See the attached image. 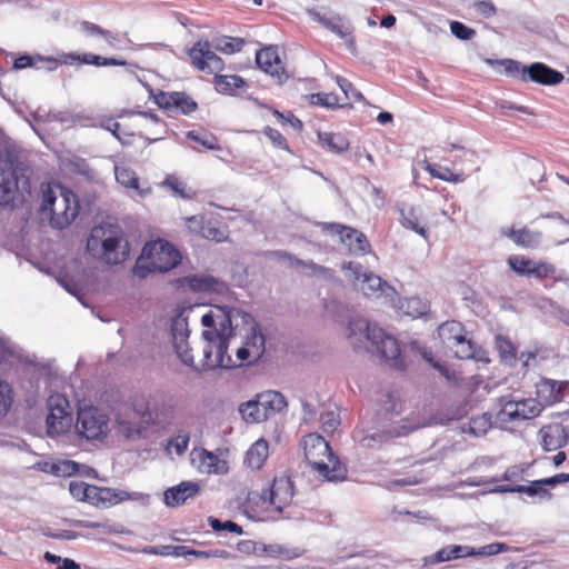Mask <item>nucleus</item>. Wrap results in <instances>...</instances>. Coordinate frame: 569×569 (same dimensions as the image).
I'll use <instances>...</instances> for the list:
<instances>
[{"instance_id":"f257e3e1","label":"nucleus","mask_w":569,"mask_h":569,"mask_svg":"<svg viewBox=\"0 0 569 569\" xmlns=\"http://www.w3.org/2000/svg\"><path fill=\"white\" fill-rule=\"evenodd\" d=\"M239 321L252 323V316L239 308L214 307L202 316V370L230 369L236 362L228 355L230 339L239 330Z\"/></svg>"},{"instance_id":"f03ea898","label":"nucleus","mask_w":569,"mask_h":569,"mask_svg":"<svg viewBox=\"0 0 569 569\" xmlns=\"http://www.w3.org/2000/svg\"><path fill=\"white\" fill-rule=\"evenodd\" d=\"M348 339L356 349L366 348L377 352L391 367L403 368L398 340L367 319L358 317L349 321Z\"/></svg>"},{"instance_id":"7ed1b4c3","label":"nucleus","mask_w":569,"mask_h":569,"mask_svg":"<svg viewBox=\"0 0 569 569\" xmlns=\"http://www.w3.org/2000/svg\"><path fill=\"white\" fill-rule=\"evenodd\" d=\"M39 217L57 230L69 227L79 214L77 196L59 183H41Z\"/></svg>"},{"instance_id":"20e7f679","label":"nucleus","mask_w":569,"mask_h":569,"mask_svg":"<svg viewBox=\"0 0 569 569\" xmlns=\"http://www.w3.org/2000/svg\"><path fill=\"white\" fill-rule=\"evenodd\" d=\"M31 194L30 169L14 148L0 143V206Z\"/></svg>"},{"instance_id":"39448f33","label":"nucleus","mask_w":569,"mask_h":569,"mask_svg":"<svg viewBox=\"0 0 569 569\" xmlns=\"http://www.w3.org/2000/svg\"><path fill=\"white\" fill-rule=\"evenodd\" d=\"M87 250L108 264H118L128 257V243L122 229L112 223H101L91 229Z\"/></svg>"},{"instance_id":"423d86ee","label":"nucleus","mask_w":569,"mask_h":569,"mask_svg":"<svg viewBox=\"0 0 569 569\" xmlns=\"http://www.w3.org/2000/svg\"><path fill=\"white\" fill-rule=\"evenodd\" d=\"M305 458L308 465L328 481H341L347 477V468L332 452L329 443L318 433H309L303 439Z\"/></svg>"},{"instance_id":"0eeeda50","label":"nucleus","mask_w":569,"mask_h":569,"mask_svg":"<svg viewBox=\"0 0 569 569\" xmlns=\"http://www.w3.org/2000/svg\"><path fill=\"white\" fill-rule=\"evenodd\" d=\"M397 407L400 408L401 403H396L391 400L388 401L385 408L386 413L380 420L381 430L377 429L361 437L359 436L360 431H357L356 437L362 447L370 449L378 448L388 440L395 437L406 436L417 428V425L411 423L407 418H398L400 410H397Z\"/></svg>"},{"instance_id":"6e6552de","label":"nucleus","mask_w":569,"mask_h":569,"mask_svg":"<svg viewBox=\"0 0 569 569\" xmlns=\"http://www.w3.org/2000/svg\"><path fill=\"white\" fill-rule=\"evenodd\" d=\"M181 261L180 252L168 241L156 240L147 243L136 262L134 273L144 278L149 272H167Z\"/></svg>"},{"instance_id":"1a4fd4ad","label":"nucleus","mask_w":569,"mask_h":569,"mask_svg":"<svg viewBox=\"0 0 569 569\" xmlns=\"http://www.w3.org/2000/svg\"><path fill=\"white\" fill-rule=\"evenodd\" d=\"M342 270H345L346 277H348L366 297L370 299L385 298L391 302L395 300L397 296L395 288L379 276L363 271L360 263L353 261L346 262L342 264Z\"/></svg>"},{"instance_id":"9d476101","label":"nucleus","mask_w":569,"mask_h":569,"mask_svg":"<svg viewBox=\"0 0 569 569\" xmlns=\"http://www.w3.org/2000/svg\"><path fill=\"white\" fill-rule=\"evenodd\" d=\"M488 64H501L507 74L519 78L522 81H533L545 86L558 84L563 80V74L551 69L545 63L535 62L530 66H521L518 61L511 59L492 60L487 59Z\"/></svg>"},{"instance_id":"9b49d317","label":"nucleus","mask_w":569,"mask_h":569,"mask_svg":"<svg viewBox=\"0 0 569 569\" xmlns=\"http://www.w3.org/2000/svg\"><path fill=\"white\" fill-rule=\"evenodd\" d=\"M497 405L499 407L496 413L497 420L503 423L533 419L542 412L541 403L532 398L502 396L497 399Z\"/></svg>"},{"instance_id":"f8f14e48","label":"nucleus","mask_w":569,"mask_h":569,"mask_svg":"<svg viewBox=\"0 0 569 569\" xmlns=\"http://www.w3.org/2000/svg\"><path fill=\"white\" fill-rule=\"evenodd\" d=\"M48 416L46 420L48 436L54 438L68 431L72 423L71 407L61 393H53L47 400Z\"/></svg>"},{"instance_id":"ddd939ff","label":"nucleus","mask_w":569,"mask_h":569,"mask_svg":"<svg viewBox=\"0 0 569 569\" xmlns=\"http://www.w3.org/2000/svg\"><path fill=\"white\" fill-rule=\"evenodd\" d=\"M166 419L160 418L157 413L146 412L141 409L119 415L117 419L118 432L129 440H137L146 436L152 422H163Z\"/></svg>"},{"instance_id":"4468645a","label":"nucleus","mask_w":569,"mask_h":569,"mask_svg":"<svg viewBox=\"0 0 569 569\" xmlns=\"http://www.w3.org/2000/svg\"><path fill=\"white\" fill-rule=\"evenodd\" d=\"M78 433L87 440H101L109 431V417L100 409H79L76 425Z\"/></svg>"},{"instance_id":"2eb2a0df","label":"nucleus","mask_w":569,"mask_h":569,"mask_svg":"<svg viewBox=\"0 0 569 569\" xmlns=\"http://www.w3.org/2000/svg\"><path fill=\"white\" fill-rule=\"evenodd\" d=\"M317 226L321 227L325 232L339 236L340 241L353 254L360 256L370 251V243L367 237L356 229L336 222H319Z\"/></svg>"},{"instance_id":"dca6fc26","label":"nucleus","mask_w":569,"mask_h":569,"mask_svg":"<svg viewBox=\"0 0 569 569\" xmlns=\"http://www.w3.org/2000/svg\"><path fill=\"white\" fill-rule=\"evenodd\" d=\"M295 496V485L290 477L281 476L273 479L269 489L263 490L261 500L263 503L272 506L278 513L292 502Z\"/></svg>"},{"instance_id":"f3484780","label":"nucleus","mask_w":569,"mask_h":569,"mask_svg":"<svg viewBox=\"0 0 569 569\" xmlns=\"http://www.w3.org/2000/svg\"><path fill=\"white\" fill-rule=\"evenodd\" d=\"M213 50L210 41H198L189 50V57L197 69L208 73H218L223 69V61Z\"/></svg>"},{"instance_id":"a211bd4d","label":"nucleus","mask_w":569,"mask_h":569,"mask_svg":"<svg viewBox=\"0 0 569 569\" xmlns=\"http://www.w3.org/2000/svg\"><path fill=\"white\" fill-rule=\"evenodd\" d=\"M568 393L569 381L541 378L536 383V400L541 403L542 409L563 401Z\"/></svg>"},{"instance_id":"6ab92c4d","label":"nucleus","mask_w":569,"mask_h":569,"mask_svg":"<svg viewBox=\"0 0 569 569\" xmlns=\"http://www.w3.org/2000/svg\"><path fill=\"white\" fill-rule=\"evenodd\" d=\"M189 333L190 331L186 318L179 316L172 319L171 335L174 351L183 365L197 369L193 355L188 343Z\"/></svg>"},{"instance_id":"aec40b11","label":"nucleus","mask_w":569,"mask_h":569,"mask_svg":"<svg viewBox=\"0 0 569 569\" xmlns=\"http://www.w3.org/2000/svg\"><path fill=\"white\" fill-rule=\"evenodd\" d=\"M256 62L261 70L272 77H276L279 82H282L288 78L276 46H269L257 51Z\"/></svg>"},{"instance_id":"412c9836","label":"nucleus","mask_w":569,"mask_h":569,"mask_svg":"<svg viewBox=\"0 0 569 569\" xmlns=\"http://www.w3.org/2000/svg\"><path fill=\"white\" fill-rule=\"evenodd\" d=\"M157 103L164 109H172L182 114H190L197 109V102L184 92L160 93Z\"/></svg>"},{"instance_id":"4be33fe9","label":"nucleus","mask_w":569,"mask_h":569,"mask_svg":"<svg viewBox=\"0 0 569 569\" xmlns=\"http://www.w3.org/2000/svg\"><path fill=\"white\" fill-rule=\"evenodd\" d=\"M200 490L194 481H182L179 485L168 488L164 496V503L168 507H177L184 503L189 498H193Z\"/></svg>"},{"instance_id":"5701e85b","label":"nucleus","mask_w":569,"mask_h":569,"mask_svg":"<svg viewBox=\"0 0 569 569\" xmlns=\"http://www.w3.org/2000/svg\"><path fill=\"white\" fill-rule=\"evenodd\" d=\"M501 233L517 246L529 249L538 248L542 239L540 231L530 230L526 227L521 229L503 228Z\"/></svg>"},{"instance_id":"b1692460","label":"nucleus","mask_w":569,"mask_h":569,"mask_svg":"<svg viewBox=\"0 0 569 569\" xmlns=\"http://www.w3.org/2000/svg\"><path fill=\"white\" fill-rule=\"evenodd\" d=\"M128 499H131V496L124 490L93 486L90 503L94 506L110 507Z\"/></svg>"},{"instance_id":"393cba45","label":"nucleus","mask_w":569,"mask_h":569,"mask_svg":"<svg viewBox=\"0 0 569 569\" xmlns=\"http://www.w3.org/2000/svg\"><path fill=\"white\" fill-rule=\"evenodd\" d=\"M470 546L448 545L425 559L427 565H437L459 558L472 557Z\"/></svg>"},{"instance_id":"a878e982","label":"nucleus","mask_w":569,"mask_h":569,"mask_svg":"<svg viewBox=\"0 0 569 569\" xmlns=\"http://www.w3.org/2000/svg\"><path fill=\"white\" fill-rule=\"evenodd\" d=\"M240 327H247V330L249 331L243 346L249 349L253 360H259L266 350V339L264 336L258 331V323L252 318V323L239 321V328Z\"/></svg>"},{"instance_id":"bb28decb","label":"nucleus","mask_w":569,"mask_h":569,"mask_svg":"<svg viewBox=\"0 0 569 569\" xmlns=\"http://www.w3.org/2000/svg\"><path fill=\"white\" fill-rule=\"evenodd\" d=\"M541 446L546 451H553L567 442L565 429L560 426L543 427L540 432Z\"/></svg>"},{"instance_id":"cd10ccee","label":"nucleus","mask_w":569,"mask_h":569,"mask_svg":"<svg viewBox=\"0 0 569 569\" xmlns=\"http://www.w3.org/2000/svg\"><path fill=\"white\" fill-rule=\"evenodd\" d=\"M76 61H79L84 64H93L97 67L129 66L124 60H118L116 58H104L94 53H69L66 54L63 58L64 63L72 64Z\"/></svg>"},{"instance_id":"c85d7f7f","label":"nucleus","mask_w":569,"mask_h":569,"mask_svg":"<svg viewBox=\"0 0 569 569\" xmlns=\"http://www.w3.org/2000/svg\"><path fill=\"white\" fill-rule=\"evenodd\" d=\"M197 458L199 461L198 469L202 473L223 475L228 471L227 462L213 452L202 449Z\"/></svg>"},{"instance_id":"c756f323","label":"nucleus","mask_w":569,"mask_h":569,"mask_svg":"<svg viewBox=\"0 0 569 569\" xmlns=\"http://www.w3.org/2000/svg\"><path fill=\"white\" fill-rule=\"evenodd\" d=\"M313 20L321 23L328 30L337 34L339 38H346L351 34L352 28L350 23L346 22L342 18L338 16H326L320 14L319 12L310 13Z\"/></svg>"},{"instance_id":"7c9ffc66","label":"nucleus","mask_w":569,"mask_h":569,"mask_svg":"<svg viewBox=\"0 0 569 569\" xmlns=\"http://www.w3.org/2000/svg\"><path fill=\"white\" fill-rule=\"evenodd\" d=\"M189 287L194 291L223 293L228 287L226 282L212 276H192L188 278Z\"/></svg>"},{"instance_id":"2f4dec72","label":"nucleus","mask_w":569,"mask_h":569,"mask_svg":"<svg viewBox=\"0 0 569 569\" xmlns=\"http://www.w3.org/2000/svg\"><path fill=\"white\" fill-rule=\"evenodd\" d=\"M114 176L118 183L127 189L134 190L142 198L151 191L149 187L140 188L139 178L136 172L127 167L117 164L114 167Z\"/></svg>"},{"instance_id":"473e14b6","label":"nucleus","mask_w":569,"mask_h":569,"mask_svg":"<svg viewBox=\"0 0 569 569\" xmlns=\"http://www.w3.org/2000/svg\"><path fill=\"white\" fill-rule=\"evenodd\" d=\"M258 405H260L261 409H264V413H267V419L271 413L280 412L282 409L287 407V401L284 397L278 391H266L257 395Z\"/></svg>"},{"instance_id":"72a5a7b5","label":"nucleus","mask_w":569,"mask_h":569,"mask_svg":"<svg viewBox=\"0 0 569 569\" xmlns=\"http://www.w3.org/2000/svg\"><path fill=\"white\" fill-rule=\"evenodd\" d=\"M401 212V223L405 228L411 229L418 234L427 238V229L425 223L421 221V211L418 208L403 206L400 209Z\"/></svg>"},{"instance_id":"f704fd0d","label":"nucleus","mask_w":569,"mask_h":569,"mask_svg":"<svg viewBox=\"0 0 569 569\" xmlns=\"http://www.w3.org/2000/svg\"><path fill=\"white\" fill-rule=\"evenodd\" d=\"M269 455V445L264 439L257 440L246 453V463L251 469H260Z\"/></svg>"},{"instance_id":"c9c22d12","label":"nucleus","mask_w":569,"mask_h":569,"mask_svg":"<svg viewBox=\"0 0 569 569\" xmlns=\"http://www.w3.org/2000/svg\"><path fill=\"white\" fill-rule=\"evenodd\" d=\"M78 30L84 36L102 38L106 41V43L111 48L116 47V43L119 41V38L116 33L102 29L100 26L92 23L90 21H80L78 23Z\"/></svg>"},{"instance_id":"e433bc0d","label":"nucleus","mask_w":569,"mask_h":569,"mask_svg":"<svg viewBox=\"0 0 569 569\" xmlns=\"http://www.w3.org/2000/svg\"><path fill=\"white\" fill-rule=\"evenodd\" d=\"M438 336L449 347L465 336V329L459 321H447L438 327Z\"/></svg>"},{"instance_id":"4c0bfd02","label":"nucleus","mask_w":569,"mask_h":569,"mask_svg":"<svg viewBox=\"0 0 569 569\" xmlns=\"http://www.w3.org/2000/svg\"><path fill=\"white\" fill-rule=\"evenodd\" d=\"M318 138L322 147L336 153H341L349 148V141L341 133L319 132Z\"/></svg>"},{"instance_id":"58836bf2","label":"nucleus","mask_w":569,"mask_h":569,"mask_svg":"<svg viewBox=\"0 0 569 569\" xmlns=\"http://www.w3.org/2000/svg\"><path fill=\"white\" fill-rule=\"evenodd\" d=\"M261 409L260 405H258V398L251 399L247 402H243L239 407V412L244 421L256 423L267 420V413Z\"/></svg>"},{"instance_id":"ea45409f","label":"nucleus","mask_w":569,"mask_h":569,"mask_svg":"<svg viewBox=\"0 0 569 569\" xmlns=\"http://www.w3.org/2000/svg\"><path fill=\"white\" fill-rule=\"evenodd\" d=\"M210 42L214 50L224 54H232L238 52L244 44L243 39L228 36L214 37Z\"/></svg>"},{"instance_id":"a19ab883","label":"nucleus","mask_w":569,"mask_h":569,"mask_svg":"<svg viewBox=\"0 0 569 569\" xmlns=\"http://www.w3.org/2000/svg\"><path fill=\"white\" fill-rule=\"evenodd\" d=\"M260 553H266L272 558H281L291 560L300 557L301 552L298 548H287L280 543L261 545Z\"/></svg>"},{"instance_id":"79ce46f5","label":"nucleus","mask_w":569,"mask_h":569,"mask_svg":"<svg viewBox=\"0 0 569 569\" xmlns=\"http://www.w3.org/2000/svg\"><path fill=\"white\" fill-rule=\"evenodd\" d=\"M427 170L433 178L447 182L459 183L463 182L467 178V176L463 172H453L449 168L441 167L438 164H428Z\"/></svg>"},{"instance_id":"37998d69","label":"nucleus","mask_w":569,"mask_h":569,"mask_svg":"<svg viewBox=\"0 0 569 569\" xmlns=\"http://www.w3.org/2000/svg\"><path fill=\"white\" fill-rule=\"evenodd\" d=\"M400 310L409 317L418 318L428 311V305L418 297H411L401 301Z\"/></svg>"},{"instance_id":"c03bdc74","label":"nucleus","mask_w":569,"mask_h":569,"mask_svg":"<svg viewBox=\"0 0 569 569\" xmlns=\"http://www.w3.org/2000/svg\"><path fill=\"white\" fill-rule=\"evenodd\" d=\"M244 86L241 77L232 76H216V88L221 93H232L236 89Z\"/></svg>"},{"instance_id":"a18cd8bd","label":"nucleus","mask_w":569,"mask_h":569,"mask_svg":"<svg viewBox=\"0 0 569 569\" xmlns=\"http://www.w3.org/2000/svg\"><path fill=\"white\" fill-rule=\"evenodd\" d=\"M490 428L491 416L488 413L472 417L468 422V431L476 437L486 435Z\"/></svg>"},{"instance_id":"49530a36","label":"nucleus","mask_w":569,"mask_h":569,"mask_svg":"<svg viewBox=\"0 0 569 569\" xmlns=\"http://www.w3.org/2000/svg\"><path fill=\"white\" fill-rule=\"evenodd\" d=\"M453 351L455 356L459 359H471L476 356V348L471 340H468L466 336L457 340L453 345L448 347Z\"/></svg>"},{"instance_id":"de8ad7c7","label":"nucleus","mask_w":569,"mask_h":569,"mask_svg":"<svg viewBox=\"0 0 569 569\" xmlns=\"http://www.w3.org/2000/svg\"><path fill=\"white\" fill-rule=\"evenodd\" d=\"M516 490L519 493H526L529 497H537L540 500H545V499L548 500L551 498V495L548 491V489L542 488L541 482H539V480L532 481L528 486L518 485V486H516Z\"/></svg>"},{"instance_id":"09e8293b","label":"nucleus","mask_w":569,"mask_h":569,"mask_svg":"<svg viewBox=\"0 0 569 569\" xmlns=\"http://www.w3.org/2000/svg\"><path fill=\"white\" fill-rule=\"evenodd\" d=\"M146 412H152L153 416H156L157 413L159 415L160 418H163L166 419L163 422H152L151 426H157V427H164L169 423H171L172 419H173V408L172 406L170 405H167V403H156L152 408H147L144 409Z\"/></svg>"},{"instance_id":"8fccbe9b","label":"nucleus","mask_w":569,"mask_h":569,"mask_svg":"<svg viewBox=\"0 0 569 569\" xmlns=\"http://www.w3.org/2000/svg\"><path fill=\"white\" fill-rule=\"evenodd\" d=\"M69 491L73 498L90 502V497L93 492V485H88L82 481H71L69 483Z\"/></svg>"},{"instance_id":"3c124183","label":"nucleus","mask_w":569,"mask_h":569,"mask_svg":"<svg viewBox=\"0 0 569 569\" xmlns=\"http://www.w3.org/2000/svg\"><path fill=\"white\" fill-rule=\"evenodd\" d=\"M187 138L198 142L202 147H204L208 150H219L220 146L217 142V139L211 133L207 132H198V131H189L187 133Z\"/></svg>"},{"instance_id":"603ef678","label":"nucleus","mask_w":569,"mask_h":569,"mask_svg":"<svg viewBox=\"0 0 569 569\" xmlns=\"http://www.w3.org/2000/svg\"><path fill=\"white\" fill-rule=\"evenodd\" d=\"M533 262L535 261L520 256H510L508 258L509 267L519 276H530Z\"/></svg>"},{"instance_id":"864d4df0","label":"nucleus","mask_w":569,"mask_h":569,"mask_svg":"<svg viewBox=\"0 0 569 569\" xmlns=\"http://www.w3.org/2000/svg\"><path fill=\"white\" fill-rule=\"evenodd\" d=\"M471 550L473 551L472 556H493L501 552H506L509 550V547L506 543L502 542H493L486 546H482L480 548L471 547Z\"/></svg>"},{"instance_id":"5fc2aeb1","label":"nucleus","mask_w":569,"mask_h":569,"mask_svg":"<svg viewBox=\"0 0 569 569\" xmlns=\"http://www.w3.org/2000/svg\"><path fill=\"white\" fill-rule=\"evenodd\" d=\"M320 421L323 432L327 433L336 431L340 425L339 415L333 410L322 412L320 416Z\"/></svg>"},{"instance_id":"6e6d98bb","label":"nucleus","mask_w":569,"mask_h":569,"mask_svg":"<svg viewBox=\"0 0 569 569\" xmlns=\"http://www.w3.org/2000/svg\"><path fill=\"white\" fill-rule=\"evenodd\" d=\"M450 31L457 39L463 41L472 39L477 33L475 29L469 28L460 21H451Z\"/></svg>"},{"instance_id":"4d7b16f0","label":"nucleus","mask_w":569,"mask_h":569,"mask_svg":"<svg viewBox=\"0 0 569 569\" xmlns=\"http://www.w3.org/2000/svg\"><path fill=\"white\" fill-rule=\"evenodd\" d=\"M557 273V268L555 264L540 261V262H533V266L530 270V276H533L538 279L551 277Z\"/></svg>"},{"instance_id":"13d9d810","label":"nucleus","mask_w":569,"mask_h":569,"mask_svg":"<svg viewBox=\"0 0 569 569\" xmlns=\"http://www.w3.org/2000/svg\"><path fill=\"white\" fill-rule=\"evenodd\" d=\"M311 104L326 108H336L339 103L337 96L332 93H312L309 96Z\"/></svg>"},{"instance_id":"bf43d9fd","label":"nucleus","mask_w":569,"mask_h":569,"mask_svg":"<svg viewBox=\"0 0 569 569\" xmlns=\"http://www.w3.org/2000/svg\"><path fill=\"white\" fill-rule=\"evenodd\" d=\"M12 403L9 385L0 379V418L6 416Z\"/></svg>"},{"instance_id":"052dcab7","label":"nucleus","mask_w":569,"mask_h":569,"mask_svg":"<svg viewBox=\"0 0 569 569\" xmlns=\"http://www.w3.org/2000/svg\"><path fill=\"white\" fill-rule=\"evenodd\" d=\"M209 523L214 531L227 530L237 535H241L243 532L242 527L231 520L222 522L217 518L210 517Z\"/></svg>"},{"instance_id":"680f3d73","label":"nucleus","mask_w":569,"mask_h":569,"mask_svg":"<svg viewBox=\"0 0 569 569\" xmlns=\"http://www.w3.org/2000/svg\"><path fill=\"white\" fill-rule=\"evenodd\" d=\"M337 83L341 91L345 93L347 99H353L356 101L363 100V96L361 92H359L350 81H348L345 78L337 77Z\"/></svg>"},{"instance_id":"e2e57ef3","label":"nucleus","mask_w":569,"mask_h":569,"mask_svg":"<svg viewBox=\"0 0 569 569\" xmlns=\"http://www.w3.org/2000/svg\"><path fill=\"white\" fill-rule=\"evenodd\" d=\"M472 8L478 14L486 19H489L497 13V9L490 0H476L472 3Z\"/></svg>"},{"instance_id":"0e129e2a","label":"nucleus","mask_w":569,"mask_h":569,"mask_svg":"<svg viewBox=\"0 0 569 569\" xmlns=\"http://www.w3.org/2000/svg\"><path fill=\"white\" fill-rule=\"evenodd\" d=\"M78 463L66 460L52 466V471L58 476H72L78 471Z\"/></svg>"},{"instance_id":"69168bd1","label":"nucleus","mask_w":569,"mask_h":569,"mask_svg":"<svg viewBox=\"0 0 569 569\" xmlns=\"http://www.w3.org/2000/svg\"><path fill=\"white\" fill-rule=\"evenodd\" d=\"M264 134L272 142V144L279 149L288 150V143L283 134L271 127L264 129Z\"/></svg>"},{"instance_id":"338daca9","label":"nucleus","mask_w":569,"mask_h":569,"mask_svg":"<svg viewBox=\"0 0 569 569\" xmlns=\"http://www.w3.org/2000/svg\"><path fill=\"white\" fill-rule=\"evenodd\" d=\"M189 441L190 437L188 433H179L170 441V445L178 455H182L188 449Z\"/></svg>"},{"instance_id":"774afa93","label":"nucleus","mask_w":569,"mask_h":569,"mask_svg":"<svg viewBox=\"0 0 569 569\" xmlns=\"http://www.w3.org/2000/svg\"><path fill=\"white\" fill-rule=\"evenodd\" d=\"M199 233L203 238L214 240L217 242L222 241L224 238V234L220 229L211 227V226H202L199 230Z\"/></svg>"}]
</instances>
